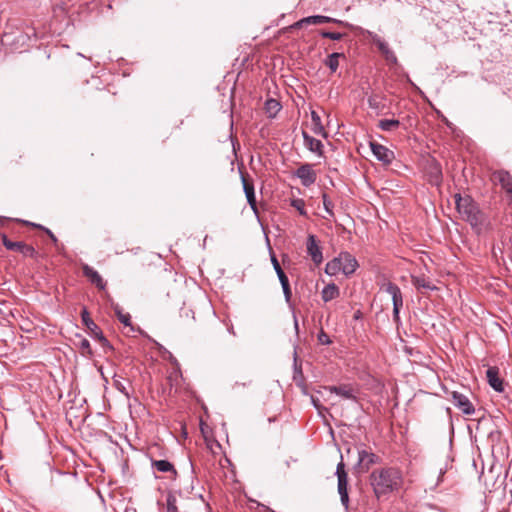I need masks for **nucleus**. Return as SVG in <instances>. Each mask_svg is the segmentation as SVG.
I'll use <instances>...</instances> for the list:
<instances>
[{
    "instance_id": "nucleus-10",
    "label": "nucleus",
    "mask_w": 512,
    "mask_h": 512,
    "mask_svg": "<svg viewBox=\"0 0 512 512\" xmlns=\"http://www.w3.org/2000/svg\"><path fill=\"white\" fill-rule=\"evenodd\" d=\"M81 318L83 324L87 327V329L91 332V335L99 340L102 346H108L109 342L104 337L102 331L97 326V324L90 318V314L86 308H83L81 311Z\"/></svg>"
},
{
    "instance_id": "nucleus-44",
    "label": "nucleus",
    "mask_w": 512,
    "mask_h": 512,
    "mask_svg": "<svg viewBox=\"0 0 512 512\" xmlns=\"http://www.w3.org/2000/svg\"><path fill=\"white\" fill-rule=\"evenodd\" d=\"M495 438H500V432L490 433V439L493 441Z\"/></svg>"
},
{
    "instance_id": "nucleus-7",
    "label": "nucleus",
    "mask_w": 512,
    "mask_h": 512,
    "mask_svg": "<svg viewBox=\"0 0 512 512\" xmlns=\"http://www.w3.org/2000/svg\"><path fill=\"white\" fill-rule=\"evenodd\" d=\"M1 239L7 250L19 252L23 256L33 259L37 258L38 256V252L31 245H28L22 241H11L6 234H2Z\"/></svg>"
},
{
    "instance_id": "nucleus-25",
    "label": "nucleus",
    "mask_w": 512,
    "mask_h": 512,
    "mask_svg": "<svg viewBox=\"0 0 512 512\" xmlns=\"http://www.w3.org/2000/svg\"><path fill=\"white\" fill-rule=\"evenodd\" d=\"M311 120H312V124H313L312 131L316 135H321L326 138L327 132L325 131L324 126L322 125L321 117L319 116V114L316 111L311 112Z\"/></svg>"
},
{
    "instance_id": "nucleus-36",
    "label": "nucleus",
    "mask_w": 512,
    "mask_h": 512,
    "mask_svg": "<svg viewBox=\"0 0 512 512\" xmlns=\"http://www.w3.org/2000/svg\"><path fill=\"white\" fill-rule=\"evenodd\" d=\"M24 224H27V225H31L35 228H39V229H42L48 236L49 238L52 240V242L57 245L58 243V239L56 238V236L53 234V232L48 229V228H45L43 227L42 225H39V224H35V223H30L28 221H23Z\"/></svg>"
},
{
    "instance_id": "nucleus-29",
    "label": "nucleus",
    "mask_w": 512,
    "mask_h": 512,
    "mask_svg": "<svg viewBox=\"0 0 512 512\" xmlns=\"http://www.w3.org/2000/svg\"><path fill=\"white\" fill-rule=\"evenodd\" d=\"M264 108L267 116L270 118H274L281 110V104L278 100L271 98L265 102Z\"/></svg>"
},
{
    "instance_id": "nucleus-1",
    "label": "nucleus",
    "mask_w": 512,
    "mask_h": 512,
    "mask_svg": "<svg viewBox=\"0 0 512 512\" xmlns=\"http://www.w3.org/2000/svg\"><path fill=\"white\" fill-rule=\"evenodd\" d=\"M370 485L377 499L398 489L402 485V473L395 467L375 469L369 476Z\"/></svg>"
},
{
    "instance_id": "nucleus-43",
    "label": "nucleus",
    "mask_w": 512,
    "mask_h": 512,
    "mask_svg": "<svg viewBox=\"0 0 512 512\" xmlns=\"http://www.w3.org/2000/svg\"><path fill=\"white\" fill-rule=\"evenodd\" d=\"M174 500L172 501L171 498H168L167 500V512H177V508L174 505Z\"/></svg>"
},
{
    "instance_id": "nucleus-35",
    "label": "nucleus",
    "mask_w": 512,
    "mask_h": 512,
    "mask_svg": "<svg viewBox=\"0 0 512 512\" xmlns=\"http://www.w3.org/2000/svg\"><path fill=\"white\" fill-rule=\"evenodd\" d=\"M118 320L125 326H131V316L128 313H122L121 309L117 306L115 308Z\"/></svg>"
},
{
    "instance_id": "nucleus-12",
    "label": "nucleus",
    "mask_w": 512,
    "mask_h": 512,
    "mask_svg": "<svg viewBox=\"0 0 512 512\" xmlns=\"http://www.w3.org/2000/svg\"><path fill=\"white\" fill-rule=\"evenodd\" d=\"M380 457L365 448L358 449V466L363 472H367L370 466L378 464Z\"/></svg>"
},
{
    "instance_id": "nucleus-19",
    "label": "nucleus",
    "mask_w": 512,
    "mask_h": 512,
    "mask_svg": "<svg viewBox=\"0 0 512 512\" xmlns=\"http://www.w3.org/2000/svg\"><path fill=\"white\" fill-rule=\"evenodd\" d=\"M242 184L243 189L247 198V202L250 205L251 209L256 213L257 212V204L255 198L254 184L251 180H249L246 176L242 175Z\"/></svg>"
},
{
    "instance_id": "nucleus-41",
    "label": "nucleus",
    "mask_w": 512,
    "mask_h": 512,
    "mask_svg": "<svg viewBox=\"0 0 512 512\" xmlns=\"http://www.w3.org/2000/svg\"><path fill=\"white\" fill-rule=\"evenodd\" d=\"M277 276L281 283L282 288L290 285L289 279H288L287 275L285 274V272H281V273L277 274Z\"/></svg>"
},
{
    "instance_id": "nucleus-32",
    "label": "nucleus",
    "mask_w": 512,
    "mask_h": 512,
    "mask_svg": "<svg viewBox=\"0 0 512 512\" xmlns=\"http://www.w3.org/2000/svg\"><path fill=\"white\" fill-rule=\"evenodd\" d=\"M368 106L371 109L381 111L384 108V104L382 103V97L379 95H371L367 99Z\"/></svg>"
},
{
    "instance_id": "nucleus-42",
    "label": "nucleus",
    "mask_w": 512,
    "mask_h": 512,
    "mask_svg": "<svg viewBox=\"0 0 512 512\" xmlns=\"http://www.w3.org/2000/svg\"><path fill=\"white\" fill-rule=\"evenodd\" d=\"M282 289H283L285 300L287 303H289L291 301V297H292V291H291L290 285L285 286Z\"/></svg>"
},
{
    "instance_id": "nucleus-6",
    "label": "nucleus",
    "mask_w": 512,
    "mask_h": 512,
    "mask_svg": "<svg viewBox=\"0 0 512 512\" xmlns=\"http://www.w3.org/2000/svg\"><path fill=\"white\" fill-rule=\"evenodd\" d=\"M367 38L378 48L379 52L382 54L388 65H397V57L385 40L371 31L367 32Z\"/></svg>"
},
{
    "instance_id": "nucleus-9",
    "label": "nucleus",
    "mask_w": 512,
    "mask_h": 512,
    "mask_svg": "<svg viewBox=\"0 0 512 512\" xmlns=\"http://www.w3.org/2000/svg\"><path fill=\"white\" fill-rule=\"evenodd\" d=\"M384 291L386 293H388L389 295H391V297H392L393 320L395 323L398 324L400 322V316H399L400 309L403 306V297H402L401 290L396 284H394L392 282H388L387 284L384 285Z\"/></svg>"
},
{
    "instance_id": "nucleus-13",
    "label": "nucleus",
    "mask_w": 512,
    "mask_h": 512,
    "mask_svg": "<svg viewBox=\"0 0 512 512\" xmlns=\"http://www.w3.org/2000/svg\"><path fill=\"white\" fill-rule=\"evenodd\" d=\"M295 176L301 180V183L305 187H309L315 183L317 179V174L313 170L311 164H302L296 171Z\"/></svg>"
},
{
    "instance_id": "nucleus-11",
    "label": "nucleus",
    "mask_w": 512,
    "mask_h": 512,
    "mask_svg": "<svg viewBox=\"0 0 512 512\" xmlns=\"http://www.w3.org/2000/svg\"><path fill=\"white\" fill-rule=\"evenodd\" d=\"M324 23H336V24H339V25H342L345 27L349 26V24L347 22H344L342 20H338V19L331 18L328 16H323V15H313V16H308V17H305V18L299 20L298 22H296L293 25V27L300 28L303 25H312V24L319 25V24H324Z\"/></svg>"
},
{
    "instance_id": "nucleus-33",
    "label": "nucleus",
    "mask_w": 512,
    "mask_h": 512,
    "mask_svg": "<svg viewBox=\"0 0 512 512\" xmlns=\"http://www.w3.org/2000/svg\"><path fill=\"white\" fill-rule=\"evenodd\" d=\"M78 347L80 349V353L83 356L92 357L93 352L91 349V345H90V342L86 338L80 339Z\"/></svg>"
},
{
    "instance_id": "nucleus-5",
    "label": "nucleus",
    "mask_w": 512,
    "mask_h": 512,
    "mask_svg": "<svg viewBox=\"0 0 512 512\" xmlns=\"http://www.w3.org/2000/svg\"><path fill=\"white\" fill-rule=\"evenodd\" d=\"M367 38L378 48L379 52L382 54L388 65H397V57L385 40L371 31L367 32Z\"/></svg>"
},
{
    "instance_id": "nucleus-38",
    "label": "nucleus",
    "mask_w": 512,
    "mask_h": 512,
    "mask_svg": "<svg viewBox=\"0 0 512 512\" xmlns=\"http://www.w3.org/2000/svg\"><path fill=\"white\" fill-rule=\"evenodd\" d=\"M320 34L323 38H329V39L335 40V41H339V40L343 39V37L345 36V34L340 33V32H329V31H321Z\"/></svg>"
},
{
    "instance_id": "nucleus-39",
    "label": "nucleus",
    "mask_w": 512,
    "mask_h": 512,
    "mask_svg": "<svg viewBox=\"0 0 512 512\" xmlns=\"http://www.w3.org/2000/svg\"><path fill=\"white\" fill-rule=\"evenodd\" d=\"M317 339L318 342L322 345H329L332 342L329 335L323 329L319 331Z\"/></svg>"
},
{
    "instance_id": "nucleus-14",
    "label": "nucleus",
    "mask_w": 512,
    "mask_h": 512,
    "mask_svg": "<svg viewBox=\"0 0 512 512\" xmlns=\"http://www.w3.org/2000/svg\"><path fill=\"white\" fill-rule=\"evenodd\" d=\"M370 148L376 159L383 162L384 164L392 163L395 158L394 152L382 144L371 141Z\"/></svg>"
},
{
    "instance_id": "nucleus-3",
    "label": "nucleus",
    "mask_w": 512,
    "mask_h": 512,
    "mask_svg": "<svg viewBox=\"0 0 512 512\" xmlns=\"http://www.w3.org/2000/svg\"><path fill=\"white\" fill-rule=\"evenodd\" d=\"M367 38L378 48L379 52L382 54L388 65H397V57L385 40L371 31L367 32Z\"/></svg>"
},
{
    "instance_id": "nucleus-46",
    "label": "nucleus",
    "mask_w": 512,
    "mask_h": 512,
    "mask_svg": "<svg viewBox=\"0 0 512 512\" xmlns=\"http://www.w3.org/2000/svg\"><path fill=\"white\" fill-rule=\"evenodd\" d=\"M117 388H118L122 393L127 394V393L125 392V387H124V386H122V385H117Z\"/></svg>"
},
{
    "instance_id": "nucleus-4",
    "label": "nucleus",
    "mask_w": 512,
    "mask_h": 512,
    "mask_svg": "<svg viewBox=\"0 0 512 512\" xmlns=\"http://www.w3.org/2000/svg\"><path fill=\"white\" fill-rule=\"evenodd\" d=\"M367 38L378 48L379 52L382 54L388 65H397V57L385 40L371 31L367 32Z\"/></svg>"
},
{
    "instance_id": "nucleus-15",
    "label": "nucleus",
    "mask_w": 512,
    "mask_h": 512,
    "mask_svg": "<svg viewBox=\"0 0 512 512\" xmlns=\"http://www.w3.org/2000/svg\"><path fill=\"white\" fill-rule=\"evenodd\" d=\"M452 402L455 407L466 415H472L475 412V408L469 398L462 393L457 391L452 392Z\"/></svg>"
},
{
    "instance_id": "nucleus-37",
    "label": "nucleus",
    "mask_w": 512,
    "mask_h": 512,
    "mask_svg": "<svg viewBox=\"0 0 512 512\" xmlns=\"http://www.w3.org/2000/svg\"><path fill=\"white\" fill-rule=\"evenodd\" d=\"M322 199H323V206H324L325 211L328 213L329 216L333 217L334 216L333 202L330 200V198L328 197V195L326 193H324L322 195Z\"/></svg>"
},
{
    "instance_id": "nucleus-27",
    "label": "nucleus",
    "mask_w": 512,
    "mask_h": 512,
    "mask_svg": "<svg viewBox=\"0 0 512 512\" xmlns=\"http://www.w3.org/2000/svg\"><path fill=\"white\" fill-rule=\"evenodd\" d=\"M345 58L344 53L333 52L325 60V65L329 67L332 73L336 72L339 67V59Z\"/></svg>"
},
{
    "instance_id": "nucleus-34",
    "label": "nucleus",
    "mask_w": 512,
    "mask_h": 512,
    "mask_svg": "<svg viewBox=\"0 0 512 512\" xmlns=\"http://www.w3.org/2000/svg\"><path fill=\"white\" fill-rule=\"evenodd\" d=\"M291 206L295 208L300 215L307 216V211L305 209V201L301 198H295L291 200Z\"/></svg>"
},
{
    "instance_id": "nucleus-2",
    "label": "nucleus",
    "mask_w": 512,
    "mask_h": 512,
    "mask_svg": "<svg viewBox=\"0 0 512 512\" xmlns=\"http://www.w3.org/2000/svg\"><path fill=\"white\" fill-rule=\"evenodd\" d=\"M455 204L462 219L467 221L477 234L482 233L487 225V219L477 203L470 196L456 194Z\"/></svg>"
},
{
    "instance_id": "nucleus-20",
    "label": "nucleus",
    "mask_w": 512,
    "mask_h": 512,
    "mask_svg": "<svg viewBox=\"0 0 512 512\" xmlns=\"http://www.w3.org/2000/svg\"><path fill=\"white\" fill-rule=\"evenodd\" d=\"M305 147L318 156L323 155V144L320 140L310 136L306 131L302 132Z\"/></svg>"
},
{
    "instance_id": "nucleus-26",
    "label": "nucleus",
    "mask_w": 512,
    "mask_h": 512,
    "mask_svg": "<svg viewBox=\"0 0 512 512\" xmlns=\"http://www.w3.org/2000/svg\"><path fill=\"white\" fill-rule=\"evenodd\" d=\"M377 127L384 132H393L400 127V121L397 119H381Z\"/></svg>"
},
{
    "instance_id": "nucleus-31",
    "label": "nucleus",
    "mask_w": 512,
    "mask_h": 512,
    "mask_svg": "<svg viewBox=\"0 0 512 512\" xmlns=\"http://www.w3.org/2000/svg\"><path fill=\"white\" fill-rule=\"evenodd\" d=\"M325 272L331 276L337 275L339 272H342L341 263L338 256L326 264Z\"/></svg>"
},
{
    "instance_id": "nucleus-17",
    "label": "nucleus",
    "mask_w": 512,
    "mask_h": 512,
    "mask_svg": "<svg viewBox=\"0 0 512 512\" xmlns=\"http://www.w3.org/2000/svg\"><path fill=\"white\" fill-rule=\"evenodd\" d=\"M338 258L341 263V269H342L343 274L348 276V275L353 274L356 271V269L358 267V262H357L356 258L354 256H352L350 253L341 252L338 255Z\"/></svg>"
},
{
    "instance_id": "nucleus-28",
    "label": "nucleus",
    "mask_w": 512,
    "mask_h": 512,
    "mask_svg": "<svg viewBox=\"0 0 512 512\" xmlns=\"http://www.w3.org/2000/svg\"><path fill=\"white\" fill-rule=\"evenodd\" d=\"M152 467L159 472L177 474L174 466L168 460H154L152 461Z\"/></svg>"
},
{
    "instance_id": "nucleus-16",
    "label": "nucleus",
    "mask_w": 512,
    "mask_h": 512,
    "mask_svg": "<svg viewBox=\"0 0 512 512\" xmlns=\"http://www.w3.org/2000/svg\"><path fill=\"white\" fill-rule=\"evenodd\" d=\"M306 248L307 253L311 257L312 261L316 265H320L323 262V254L315 235L310 234L308 236Z\"/></svg>"
},
{
    "instance_id": "nucleus-47",
    "label": "nucleus",
    "mask_w": 512,
    "mask_h": 512,
    "mask_svg": "<svg viewBox=\"0 0 512 512\" xmlns=\"http://www.w3.org/2000/svg\"><path fill=\"white\" fill-rule=\"evenodd\" d=\"M294 324H295V328H296V329H298V321H297V319H296V318H295V320H294Z\"/></svg>"
},
{
    "instance_id": "nucleus-8",
    "label": "nucleus",
    "mask_w": 512,
    "mask_h": 512,
    "mask_svg": "<svg viewBox=\"0 0 512 512\" xmlns=\"http://www.w3.org/2000/svg\"><path fill=\"white\" fill-rule=\"evenodd\" d=\"M336 475L338 478V493L340 495L341 503L345 508H348V475L345 471V464L342 460L337 465Z\"/></svg>"
},
{
    "instance_id": "nucleus-40",
    "label": "nucleus",
    "mask_w": 512,
    "mask_h": 512,
    "mask_svg": "<svg viewBox=\"0 0 512 512\" xmlns=\"http://www.w3.org/2000/svg\"><path fill=\"white\" fill-rule=\"evenodd\" d=\"M270 256H271V263L273 265V268H274L276 274L284 272L283 269L280 266V263H279L277 257L275 256V254L273 252H271Z\"/></svg>"
},
{
    "instance_id": "nucleus-45",
    "label": "nucleus",
    "mask_w": 512,
    "mask_h": 512,
    "mask_svg": "<svg viewBox=\"0 0 512 512\" xmlns=\"http://www.w3.org/2000/svg\"><path fill=\"white\" fill-rule=\"evenodd\" d=\"M362 317V313L360 310H357L355 313H354V319L358 320Z\"/></svg>"
},
{
    "instance_id": "nucleus-30",
    "label": "nucleus",
    "mask_w": 512,
    "mask_h": 512,
    "mask_svg": "<svg viewBox=\"0 0 512 512\" xmlns=\"http://www.w3.org/2000/svg\"><path fill=\"white\" fill-rule=\"evenodd\" d=\"M412 283L417 289L435 290L436 286L424 276H412Z\"/></svg>"
},
{
    "instance_id": "nucleus-22",
    "label": "nucleus",
    "mask_w": 512,
    "mask_h": 512,
    "mask_svg": "<svg viewBox=\"0 0 512 512\" xmlns=\"http://www.w3.org/2000/svg\"><path fill=\"white\" fill-rule=\"evenodd\" d=\"M328 389L331 393H335L344 399L356 400L355 390L351 385L330 386Z\"/></svg>"
},
{
    "instance_id": "nucleus-24",
    "label": "nucleus",
    "mask_w": 512,
    "mask_h": 512,
    "mask_svg": "<svg viewBox=\"0 0 512 512\" xmlns=\"http://www.w3.org/2000/svg\"><path fill=\"white\" fill-rule=\"evenodd\" d=\"M340 295V289L335 283L327 284L321 291V297L324 302H329L333 299L338 298Z\"/></svg>"
},
{
    "instance_id": "nucleus-23",
    "label": "nucleus",
    "mask_w": 512,
    "mask_h": 512,
    "mask_svg": "<svg viewBox=\"0 0 512 512\" xmlns=\"http://www.w3.org/2000/svg\"><path fill=\"white\" fill-rule=\"evenodd\" d=\"M495 177L512 200V176L510 173L501 170L495 173Z\"/></svg>"
},
{
    "instance_id": "nucleus-18",
    "label": "nucleus",
    "mask_w": 512,
    "mask_h": 512,
    "mask_svg": "<svg viewBox=\"0 0 512 512\" xmlns=\"http://www.w3.org/2000/svg\"><path fill=\"white\" fill-rule=\"evenodd\" d=\"M82 272L89 281L95 285L98 289L104 290L106 288V282L103 280L101 275L88 264L82 265Z\"/></svg>"
},
{
    "instance_id": "nucleus-21",
    "label": "nucleus",
    "mask_w": 512,
    "mask_h": 512,
    "mask_svg": "<svg viewBox=\"0 0 512 512\" xmlns=\"http://www.w3.org/2000/svg\"><path fill=\"white\" fill-rule=\"evenodd\" d=\"M486 377L489 385L497 392L504 390L503 381L499 377L498 369L495 367H489L486 371Z\"/></svg>"
}]
</instances>
